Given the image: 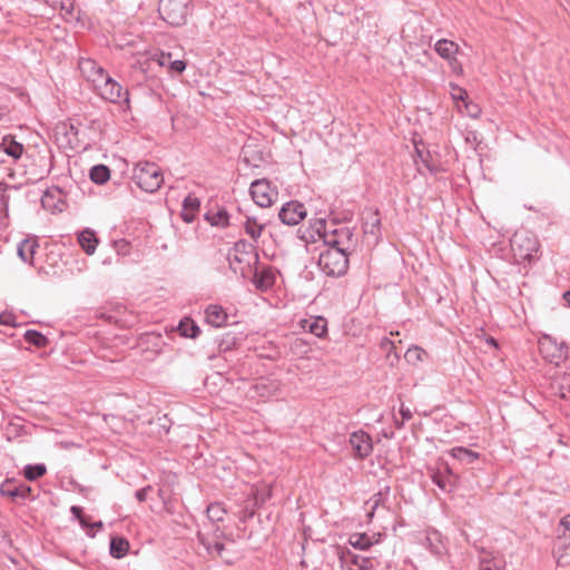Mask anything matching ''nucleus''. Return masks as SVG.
Returning a JSON list of instances; mask_svg holds the SVG:
<instances>
[{
    "mask_svg": "<svg viewBox=\"0 0 570 570\" xmlns=\"http://www.w3.org/2000/svg\"><path fill=\"white\" fill-rule=\"evenodd\" d=\"M39 244L36 238H26L18 246V255L27 264L33 263V256Z\"/></svg>",
    "mask_w": 570,
    "mask_h": 570,
    "instance_id": "nucleus-20",
    "label": "nucleus"
},
{
    "mask_svg": "<svg viewBox=\"0 0 570 570\" xmlns=\"http://www.w3.org/2000/svg\"><path fill=\"white\" fill-rule=\"evenodd\" d=\"M250 195L258 206L269 207L278 194L267 179H257L250 185Z\"/></svg>",
    "mask_w": 570,
    "mask_h": 570,
    "instance_id": "nucleus-8",
    "label": "nucleus"
},
{
    "mask_svg": "<svg viewBox=\"0 0 570 570\" xmlns=\"http://www.w3.org/2000/svg\"><path fill=\"white\" fill-rule=\"evenodd\" d=\"M464 109H465V112L472 117V118H476L479 117L480 112H481V109L479 108L478 105L471 102V101H465L464 104Z\"/></svg>",
    "mask_w": 570,
    "mask_h": 570,
    "instance_id": "nucleus-46",
    "label": "nucleus"
},
{
    "mask_svg": "<svg viewBox=\"0 0 570 570\" xmlns=\"http://www.w3.org/2000/svg\"><path fill=\"white\" fill-rule=\"evenodd\" d=\"M425 546L436 557H442L446 552V547L442 539V535L440 532L435 530L426 532Z\"/></svg>",
    "mask_w": 570,
    "mask_h": 570,
    "instance_id": "nucleus-17",
    "label": "nucleus"
},
{
    "mask_svg": "<svg viewBox=\"0 0 570 570\" xmlns=\"http://www.w3.org/2000/svg\"><path fill=\"white\" fill-rule=\"evenodd\" d=\"M380 347L383 352H386L387 357H389L390 354L392 353V351L395 348V345H394V342L391 341L390 338L383 337L380 342Z\"/></svg>",
    "mask_w": 570,
    "mask_h": 570,
    "instance_id": "nucleus-47",
    "label": "nucleus"
},
{
    "mask_svg": "<svg viewBox=\"0 0 570 570\" xmlns=\"http://www.w3.org/2000/svg\"><path fill=\"white\" fill-rule=\"evenodd\" d=\"M189 0H160L159 13L170 26H181L186 22Z\"/></svg>",
    "mask_w": 570,
    "mask_h": 570,
    "instance_id": "nucleus-5",
    "label": "nucleus"
},
{
    "mask_svg": "<svg viewBox=\"0 0 570 570\" xmlns=\"http://www.w3.org/2000/svg\"><path fill=\"white\" fill-rule=\"evenodd\" d=\"M102 527H104V523L101 521L91 523V528L102 529Z\"/></svg>",
    "mask_w": 570,
    "mask_h": 570,
    "instance_id": "nucleus-55",
    "label": "nucleus"
},
{
    "mask_svg": "<svg viewBox=\"0 0 570 570\" xmlns=\"http://www.w3.org/2000/svg\"><path fill=\"white\" fill-rule=\"evenodd\" d=\"M43 1L48 3V0H43Z\"/></svg>",
    "mask_w": 570,
    "mask_h": 570,
    "instance_id": "nucleus-59",
    "label": "nucleus"
},
{
    "mask_svg": "<svg viewBox=\"0 0 570 570\" xmlns=\"http://www.w3.org/2000/svg\"><path fill=\"white\" fill-rule=\"evenodd\" d=\"M72 515L75 518H77L78 520H80L81 518H83L85 515L82 514V508L78 507V505H72L71 509H70Z\"/></svg>",
    "mask_w": 570,
    "mask_h": 570,
    "instance_id": "nucleus-51",
    "label": "nucleus"
},
{
    "mask_svg": "<svg viewBox=\"0 0 570 570\" xmlns=\"http://www.w3.org/2000/svg\"><path fill=\"white\" fill-rule=\"evenodd\" d=\"M24 340L38 347H43L48 343L47 337L36 330H28L24 333Z\"/></svg>",
    "mask_w": 570,
    "mask_h": 570,
    "instance_id": "nucleus-41",
    "label": "nucleus"
},
{
    "mask_svg": "<svg viewBox=\"0 0 570 570\" xmlns=\"http://www.w3.org/2000/svg\"><path fill=\"white\" fill-rule=\"evenodd\" d=\"M324 245L331 249L351 253L355 247L353 229L344 225L330 224V230L325 234Z\"/></svg>",
    "mask_w": 570,
    "mask_h": 570,
    "instance_id": "nucleus-3",
    "label": "nucleus"
},
{
    "mask_svg": "<svg viewBox=\"0 0 570 570\" xmlns=\"http://www.w3.org/2000/svg\"><path fill=\"white\" fill-rule=\"evenodd\" d=\"M432 481L443 492H451L455 483V476L451 473L449 468H445L444 471L433 473Z\"/></svg>",
    "mask_w": 570,
    "mask_h": 570,
    "instance_id": "nucleus-21",
    "label": "nucleus"
},
{
    "mask_svg": "<svg viewBox=\"0 0 570 570\" xmlns=\"http://www.w3.org/2000/svg\"><path fill=\"white\" fill-rule=\"evenodd\" d=\"M434 49L443 59L452 60L455 58V55L458 53L459 46L451 40L441 39L436 41Z\"/></svg>",
    "mask_w": 570,
    "mask_h": 570,
    "instance_id": "nucleus-25",
    "label": "nucleus"
},
{
    "mask_svg": "<svg viewBox=\"0 0 570 570\" xmlns=\"http://www.w3.org/2000/svg\"><path fill=\"white\" fill-rule=\"evenodd\" d=\"M351 253L327 248L320 255L318 264L328 276H342L348 268V255Z\"/></svg>",
    "mask_w": 570,
    "mask_h": 570,
    "instance_id": "nucleus-4",
    "label": "nucleus"
},
{
    "mask_svg": "<svg viewBox=\"0 0 570 570\" xmlns=\"http://www.w3.org/2000/svg\"><path fill=\"white\" fill-rule=\"evenodd\" d=\"M451 87V97L454 101H462L463 104L466 101L468 94L465 89L461 88L455 83H450Z\"/></svg>",
    "mask_w": 570,
    "mask_h": 570,
    "instance_id": "nucleus-44",
    "label": "nucleus"
},
{
    "mask_svg": "<svg viewBox=\"0 0 570 570\" xmlns=\"http://www.w3.org/2000/svg\"><path fill=\"white\" fill-rule=\"evenodd\" d=\"M253 283L257 289L268 291L275 283V274L271 268L256 271L253 276Z\"/></svg>",
    "mask_w": 570,
    "mask_h": 570,
    "instance_id": "nucleus-19",
    "label": "nucleus"
},
{
    "mask_svg": "<svg viewBox=\"0 0 570 570\" xmlns=\"http://www.w3.org/2000/svg\"><path fill=\"white\" fill-rule=\"evenodd\" d=\"M206 512L208 520L212 521L213 523L222 521L226 514L225 508L223 507L222 503L218 502L209 504L207 507Z\"/></svg>",
    "mask_w": 570,
    "mask_h": 570,
    "instance_id": "nucleus-39",
    "label": "nucleus"
},
{
    "mask_svg": "<svg viewBox=\"0 0 570 570\" xmlns=\"http://www.w3.org/2000/svg\"><path fill=\"white\" fill-rule=\"evenodd\" d=\"M206 322L214 327H222L227 321V314L219 305H209L205 309Z\"/></svg>",
    "mask_w": 570,
    "mask_h": 570,
    "instance_id": "nucleus-18",
    "label": "nucleus"
},
{
    "mask_svg": "<svg viewBox=\"0 0 570 570\" xmlns=\"http://www.w3.org/2000/svg\"><path fill=\"white\" fill-rule=\"evenodd\" d=\"M514 259L518 263L531 262L538 253L537 237L528 230H518L510 240Z\"/></svg>",
    "mask_w": 570,
    "mask_h": 570,
    "instance_id": "nucleus-2",
    "label": "nucleus"
},
{
    "mask_svg": "<svg viewBox=\"0 0 570 570\" xmlns=\"http://www.w3.org/2000/svg\"><path fill=\"white\" fill-rule=\"evenodd\" d=\"M308 332L317 337H324L327 333V321L322 316L314 317L308 323Z\"/></svg>",
    "mask_w": 570,
    "mask_h": 570,
    "instance_id": "nucleus-33",
    "label": "nucleus"
},
{
    "mask_svg": "<svg viewBox=\"0 0 570 570\" xmlns=\"http://www.w3.org/2000/svg\"><path fill=\"white\" fill-rule=\"evenodd\" d=\"M0 324L2 325H14V316L10 313H1L0 314Z\"/></svg>",
    "mask_w": 570,
    "mask_h": 570,
    "instance_id": "nucleus-49",
    "label": "nucleus"
},
{
    "mask_svg": "<svg viewBox=\"0 0 570 570\" xmlns=\"http://www.w3.org/2000/svg\"><path fill=\"white\" fill-rule=\"evenodd\" d=\"M48 197H49V195H48V194H46V195H45V197L42 198V204H43V206H46V203H47Z\"/></svg>",
    "mask_w": 570,
    "mask_h": 570,
    "instance_id": "nucleus-58",
    "label": "nucleus"
},
{
    "mask_svg": "<svg viewBox=\"0 0 570 570\" xmlns=\"http://www.w3.org/2000/svg\"><path fill=\"white\" fill-rule=\"evenodd\" d=\"M380 538V533H374L373 535L367 533H353L348 538V543L355 549L367 550L373 546V543L379 542Z\"/></svg>",
    "mask_w": 570,
    "mask_h": 570,
    "instance_id": "nucleus-16",
    "label": "nucleus"
},
{
    "mask_svg": "<svg viewBox=\"0 0 570 570\" xmlns=\"http://www.w3.org/2000/svg\"><path fill=\"white\" fill-rule=\"evenodd\" d=\"M244 228L247 235L253 239H257L262 234L264 225L259 224L255 218L248 217L244 224Z\"/></svg>",
    "mask_w": 570,
    "mask_h": 570,
    "instance_id": "nucleus-40",
    "label": "nucleus"
},
{
    "mask_svg": "<svg viewBox=\"0 0 570 570\" xmlns=\"http://www.w3.org/2000/svg\"><path fill=\"white\" fill-rule=\"evenodd\" d=\"M400 414L402 416L403 422H406L412 419V411L404 406L403 404L400 407Z\"/></svg>",
    "mask_w": 570,
    "mask_h": 570,
    "instance_id": "nucleus-50",
    "label": "nucleus"
},
{
    "mask_svg": "<svg viewBox=\"0 0 570 570\" xmlns=\"http://www.w3.org/2000/svg\"><path fill=\"white\" fill-rule=\"evenodd\" d=\"M205 217L212 226L226 227L229 224L228 214L224 209L217 210L215 213H207Z\"/></svg>",
    "mask_w": 570,
    "mask_h": 570,
    "instance_id": "nucleus-37",
    "label": "nucleus"
},
{
    "mask_svg": "<svg viewBox=\"0 0 570 570\" xmlns=\"http://www.w3.org/2000/svg\"><path fill=\"white\" fill-rule=\"evenodd\" d=\"M156 61L161 67H167L170 71L181 73L186 69L184 60H173L171 53L161 52L157 56Z\"/></svg>",
    "mask_w": 570,
    "mask_h": 570,
    "instance_id": "nucleus-24",
    "label": "nucleus"
},
{
    "mask_svg": "<svg viewBox=\"0 0 570 570\" xmlns=\"http://www.w3.org/2000/svg\"><path fill=\"white\" fill-rule=\"evenodd\" d=\"M79 522L83 528H91V523L88 522L87 517L81 518Z\"/></svg>",
    "mask_w": 570,
    "mask_h": 570,
    "instance_id": "nucleus-53",
    "label": "nucleus"
},
{
    "mask_svg": "<svg viewBox=\"0 0 570 570\" xmlns=\"http://www.w3.org/2000/svg\"><path fill=\"white\" fill-rule=\"evenodd\" d=\"M200 202L197 197L188 195L183 202L181 218L186 223H191L195 214L198 212Z\"/></svg>",
    "mask_w": 570,
    "mask_h": 570,
    "instance_id": "nucleus-23",
    "label": "nucleus"
},
{
    "mask_svg": "<svg viewBox=\"0 0 570 570\" xmlns=\"http://www.w3.org/2000/svg\"><path fill=\"white\" fill-rule=\"evenodd\" d=\"M132 179L141 190L155 193L161 187L164 175L155 163L140 161L134 168Z\"/></svg>",
    "mask_w": 570,
    "mask_h": 570,
    "instance_id": "nucleus-1",
    "label": "nucleus"
},
{
    "mask_svg": "<svg viewBox=\"0 0 570 570\" xmlns=\"http://www.w3.org/2000/svg\"><path fill=\"white\" fill-rule=\"evenodd\" d=\"M451 455L454 458V459H458L460 461H464V462H468V463H471L473 462L474 460L478 459L479 454L469 450V449H465L463 446H455L453 448L451 451H450Z\"/></svg>",
    "mask_w": 570,
    "mask_h": 570,
    "instance_id": "nucleus-36",
    "label": "nucleus"
},
{
    "mask_svg": "<svg viewBox=\"0 0 570 570\" xmlns=\"http://www.w3.org/2000/svg\"><path fill=\"white\" fill-rule=\"evenodd\" d=\"M0 493L11 499H27L31 495V488L28 485H16L10 481H6L0 485Z\"/></svg>",
    "mask_w": 570,
    "mask_h": 570,
    "instance_id": "nucleus-14",
    "label": "nucleus"
},
{
    "mask_svg": "<svg viewBox=\"0 0 570 570\" xmlns=\"http://www.w3.org/2000/svg\"><path fill=\"white\" fill-rule=\"evenodd\" d=\"M487 343H488V344H490V345H492V346H494V347H497V346H498V343H497V341H495L493 337L488 338V340H487Z\"/></svg>",
    "mask_w": 570,
    "mask_h": 570,
    "instance_id": "nucleus-54",
    "label": "nucleus"
},
{
    "mask_svg": "<svg viewBox=\"0 0 570 570\" xmlns=\"http://www.w3.org/2000/svg\"><path fill=\"white\" fill-rule=\"evenodd\" d=\"M100 97L112 104H124L129 107V94L122 86L106 75L104 80L95 87Z\"/></svg>",
    "mask_w": 570,
    "mask_h": 570,
    "instance_id": "nucleus-7",
    "label": "nucleus"
},
{
    "mask_svg": "<svg viewBox=\"0 0 570 570\" xmlns=\"http://www.w3.org/2000/svg\"><path fill=\"white\" fill-rule=\"evenodd\" d=\"M348 443L353 450V456L363 460L370 456L373 452V442L368 433L363 430L353 432L350 435Z\"/></svg>",
    "mask_w": 570,
    "mask_h": 570,
    "instance_id": "nucleus-9",
    "label": "nucleus"
},
{
    "mask_svg": "<svg viewBox=\"0 0 570 570\" xmlns=\"http://www.w3.org/2000/svg\"><path fill=\"white\" fill-rule=\"evenodd\" d=\"M539 351L543 358L552 364L560 365L567 358L568 347L563 342L550 335H543L539 340Z\"/></svg>",
    "mask_w": 570,
    "mask_h": 570,
    "instance_id": "nucleus-6",
    "label": "nucleus"
},
{
    "mask_svg": "<svg viewBox=\"0 0 570 570\" xmlns=\"http://www.w3.org/2000/svg\"><path fill=\"white\" fill-rule=\"evenodd\" d=\"M352 562L354 564H357L360 566V569L361 570H366V563L368 562L366 559H362V563H358V557L354 556L353 559H352Z\"/></svg>",
    "mask_w": 570,
    "mask_h": 570,
    "instance_id": "nucleus-52",
    "label": "nucleus"
},
{
    "mask_svg": "<svg viewBox=\"0 0 570 570\" xmlns=\"http://www.w3.org/2000/svg\"><path fill=\"white\" fill-rule=\"evenodd\" d=\"M153 490L150 485H147L138 491H136L135 497L139 502H145L147 500L148 493Z\"/></svg>",
    "mask_w": 570,
    "mask_h": 570,
    "instance_id": "nucleus-48",
    "label": "nucleus"
},
{
    "mask_svg": "<svg viewBox=\"0 0 570 570\" xmlns=\"http://www.w3.org/2000/svg\"><path fill=\"white\" fill-rule=\"evenodd\" d=\"M46 472H47V468L43 463L28 464L23 469V475L29 481H36L37 479L45 475Z\"/></svg>",
    "mask_w": 570,
    "mask_h": 570,
    "instance_id": "nucleus-35",
    "label": "nucleus"
},
{
    "mask_svg": "<svg viewBox=\"0 0 570 570\" xmlns=\"http://www.w3.org/2000/svg\"><path fill=\"white\" fill-rule=\"evenodd\" d=\"M178 331L181 336L189 338H195L200 333L199 327L194 323V321L189 318H184L180 321L178 325Z\"/></svg>",
    "mask_w": 570,
    "mask_h": 570,
    "instance_id": "nucleus-32",
    "label": "nucleus"
},
{
    "mask_svg": "<svg viewBox=\"0 0 570 570\" xmlns=\"http://www.w3.org/2000/svg\"><path fill=\"white\" fill-rule=\"evenodd\" d=\"M558 535H564L570 539V513L561 519Z\"/></svg>",
    "mask_w": 570,
    "mask_h": 570,
    "instance_id": "nucleus-45",
    "label": "nucleus"
},
{
    "mask_svg": "<svg viewBox=\"0 0 570 570\" xmlns=\"http://www.w3.org/2000/svg\"><path fill=\"white\" fill-rule=\"evenodd\" d=\"M0 148L3 150V153H6L8 156L12 157L13 159H19L23 153L22 144L18 142L11 136H6L2 139Z\"/></svg>",
    "mask_w": 570,
    "mask_h": 570,
    "instance_id": "nucleus-27",
    "label": "nucleus"
},
{
    "mask_svg": "<svg viewBox=\"0 0 570 570\" xmlns=\"http://www.w3.org/2000/svg\"><path fill=\"white\" fill-rule=\"evenodd\" d=\"M199 541L203 543V546L208 550H216L217 552H220L224 548V544L219 541L212 542L202 531H198L197 533Z\"/></svg>",
    "mask_w": 570,
    "mask_h": 570,
    "instance_id": "nucleus-43",
    "label": "nucleus"
},
{
    "mask_svg": "<svg viewBox=\"0 0 570 570\" xmlns=\"http://www.w3.org/2000/svg\"><path fill=\"white\" fill-rule=\"evenodd\" d=\"M228 263L230 269L235 274L245 275L246 267L249 266V262L246 261V254L238 252V245H236L229 253H228Z\"/></svg>",
    "mask_w": 570,
    "mask_h": 570,
    "instance_id": "nucleus-15",
    "label": "nucleus"
},
{
    "mask_svg": "<svg viewBox=\"0 0 570 570\" xmlns=\"http://www.w3.org/2000/svg\"><path fill=\"white\" fill-rule=\"evenodd\" d=\"M129 549V543L124 538H112L110 541V554L114 558L120 559L126 556L127 551Z\"/></svg>",
    "mask_w": 570,
    "mask_h": 570,
    "instance_id": "nucleus-31",
    "label": "nucleus"
},
{
    "mask_svg": "<svg viewBox=\"0 0 570 570\" xmlns=\"http://www.w3.org/2000/svg\"><path fill=\"white\" fill-rule=\"evenodd\" d=\"M380 226L381 218L379 216V212H374L371 214L370 218L363 225L364 233L377 239L380 237Z\"/></svg>",
    "mask_w": 570,
    "mask_h": 570,
    "instance_id": "nucleus-30",
    "label": "nucleus"
},
{
    "mask_svg": "<svg viewBox=\"0 0 570 570\" xmlns=\"http://www.w3.org/2000/svg\"><path fill=\"white\" fill-rule=\"evenodd\" d=\"M557 547H558V564L567 566L570 564V539L564 535H558L557 538Z\"/></svg>",
    "mask_w": 570,
    "mask_h": 570,
    "instance_id": "nucleus-29",
    "label": "nucleus"
},
{
    "mask_svg": "<svg viewBox=\"0 0 570 570\" xmlns=\"http://www.w3.org/2000/svg\"><path fill=\"white\" fill-rule=\"evenodd\" d=\"M479 570H501V561L489 552H483L480 558Z\"/></svg>",
    "mask_w": 570,
    "mask_h": 570,
    "instance_id": "nucleus-38",
    "label": "nucleus"
},
{
    "mask_svg": "<svg viewBox=\"0 0 570 570\" xmlns=\"http://www.w3.org/2000/svg\"><path fill=\"white\" fill-rule=\"evenodd\" d=\"M110 178V170L105 165H96L90 170V179L96 184H105Z\"/></svg>",
    "mask_w": 570,
    "mask_h": 570,
    "instance_id": "nucleus-34",
    "label": "nucleus"
},
{
    "mask_svg": "<svg viewBox=\"0 0 570 570\" xmlns=\"http://www.w3.org/2000/svg\"><path fill=\"white\" fill-rule=\"evenodd\" d=\"M78 243L87 255H92L96 252L99 243L92 229H85L78 235Z\"/></svg>",
    "mask_w": 570,
    "mask_h": 570,
    "instance_id": "nucleus-22",
    "label": "nucleus"
},
{
    "mask_svg": "<svg viewBox=\"0 0 570 570\" xmlns=\"http://www.w3.org/2000/svg\"><path fill=\"white\" fill-rule=\"evenodd\" d=\"M281 384L276 380L261 379L252 385L250 397L266 401L278 394Z\"/></svg>",
    "mask_w": 570,
    "mask_h": 570,
    "instance_id": "nucleus-11",
    "label": "nucleus"
},
{
    "mask_svg": "<svg viewBox=\"0 0 570 570\" xmlns=\"http://www.w3.org/2000/svg\"><path fill=\"white\" fill-rule=\"evenodd\" d=\"M425 355V351L419 346H412L407 348L405 353V360L407 363L416 364L417 362H422Z\"/></svg>",
    "mask_w": 570,
    "mask_h": 570,
    "instance_id": "nucleus-42",
    "label": "nucleus"
},
{
    "mask_svg": "<svg viewBox=\"0 0 570 570\" xmlns=\"http://www.w3.org/2000/svg\"><path fill=\"white\" fill-rule=\"evenodd\" d=\"M78 67L81 75L90 81L94 87L100 83L107 75L104 68L90 58H80Z\"/></svg>",
    "mask_w": 570,
    "mask_h": 570,
    "instance_id": "nucleus-13",
    "label": "nucleus"
},
{
    "mask_svg": "<svg viewBox=\"0 0 570 570\" xmlns=\"http://www.w3.org/2000/svg\"><path fill=\"white\" fill-rule=\"evenodd\" d=\"M404 423H405V422H403V420L399 421L397 419H395V426H396L397 429L403 428Z\"/></svg>",
    "mask_w": 570,
    "mask_h": 570,
    "instance_id": "nucleus-56",
    "label": "nucleus"
},
{
    "mask_svg": "<svg viewBox=\"0 0 570 570\" xmlns=\"http://www.w3.org/2000/svg\"><path fill=\"white\" fill-rule=\"evenodd\" d=\"M563 297H564V299L567 301V303L570 305V291L566 292V293L563 294Z\"/></svg>",
    "mask_w": 570,
    "mask_h": 570,
    "instance_id": "nucleus-57",
    "label": "nucleus"
},
{
    "mask_svg": "<svg viewBox=\"0 0 570 570\" xmlns=\"http://www.w3.org/2000/svg\"><path fill=\"white\" fill-rule=\"evenodd\" d=\"M48 4L53 9H59L66 20L77 19L73 0H48Z\"/></svg>",
    "mask_w": 570,
    "mask_h": 570,
    "instance_id": "nucleus-26",
    "label": "nucleus"
},
{
    "mask_svg": "<svg viewBox=\"0 0 570 570\" xmlns=\"http://www.w3.org/2000/svg\"><path fill=\"white\" fill-rule=\"evenodd\" d=\"M390 493V488L385 487L384 490L379 491L373 497H371L366 503L365 509L367 511V517L371 519L374 515V512L381 505H384V502Z\"/></svg>",
    "mask_w": 570,
    "mask_h": 570,
    "instance_id": "nucleus-28",
    "label": "nucleus"
},
{
    "mask_svg": "<svg viewBox=\"0 0 570 570\" xmlns=\"http://www.w3.org/2000/svg\"><path fill=\"white\" fill-rule=\"evenodd\" d=\"M306 216L305 206L296 200L286 203L279 210L278 217L283 224L295 226Z\"/></svg>",
    "mask_w": 570,
    "mask_h": 570,
    "instance_id": "nucleus-10",
    "label": "nucleus"
},
{
    "mask_svg": "<svg viewBox=\"0 0 570 570\" xmlns=\"http://www.w3.org/2000/svg\"><path fill=\"white\" fill-rule=\"evenodd\" d=\"M330 230V225L325 218H315L311 220L306 229H299L301 238L306 243H316L322 240L324 243L325 234Z\"/></svg>",
    "mask_w": 570,
    "mask_h": 570,
    "instance_id": "nucleus-12",
    "label": "nucleus"
}]
</instances>
